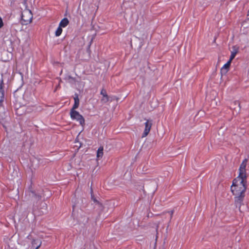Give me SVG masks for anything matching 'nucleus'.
<instances>
[{
	"mask_svg": "<svg viewBox=\"0 0 249 249\" xmlns=\"http://www.w3.org/2000/svg\"><path fill=\"white\" fill-rule=\"evenodd\" d=\"M247 160L245 159L240 165L238 176L233 180L231 187V191L234 196V201L236 204H240L245 196L247 183Z\"/></svg>",
	"mask_w": 249,
	"mask_h": 249,
	"instance_id": "1",
	"label": "nucleus"
},
{
	"mask_svg": "<svg viewBox=\"0 0 249 249\" xmlns=\"http://www.w3.org/2000/svg\"><path fill=\"white\" fill-rule=\"evenodd\" d=\"M33 14L31 10L25 8L22 12L21 22L22 25H28L33 20Z\"/></svg>",
	"mask_w": 249,
	"mask_h": 249,
	"instance_id": "2",
	"label": "nucleus"
},
{
	"mask_svg": "<svg viewBox=\"0 0 249 249\" xmlns=\"http://www.w3.org/2000/svg\"><path fill=\"white\" fill-rule=\"evenodd\" d=\"M71 117L73 120H76L82 126H84L85 125V119L80 114V113L73 109H71L70 111Z\"/></svg>",
	"mask_w": 249,
	"mask_h": 249,
	"instance_id": "3",
	"label": "nucleus"
},
{
	"mask_svg": "<svg viewBox=\"0 0 249 249\" xmlns=\"http://www.w3.org/2000/svg\"><path fill=\"white\" fill-rule=\"evenodd\" d=\"M12 48H11L10 49V51H6L4 50L1 52L0 55V60L4 62L9 61L11 60L12 58Z\"/></svg>",
	"mask_w": 249,
	"mask_h": 249,
	"instance_id": "4",
	"label": "nucleus"
},
{
	"mask_svg": "<svg viewBox=\"0 0 249 249\" xmlns=\"http://www.w3.org/2000/svg\"><path fill=\"white\" fill-rule=\"evenodd\" d=\"M152 126V121L150 120H146L144 124V129L142 133V138L146 137L149 134Z\"/></svg>",
	"mask_w": 249,
	"mask_h": 249,
	"instance_id": "5",
	"label": "nucleus"
},
{
	"mask_svg": "<svg viewBox=\"0 0 249 249\" xmlns=\"http://www.w3.org/2000/svg\"><path fill=\"white\" fill-rule=\"evenodd\" d=\"M7 244L9 249H20V245L15 238L9 239Z\"/></svg>",
	"mask_w": 249,
	"mask_h": 249,
	"instance_id": "6",
	"label": "nucleus"
},
{
	"mask_svg": "<svg viewBox=\"0 0 249 249\" xmlns=\"http://www.w3.org/2000/svg\"><path fill=\"white\" fill-rule=\"evenodd\" d=\"M3 87H4L3 79L2 78L0 80V106L1 105V103L3 102V100H4V90L3 89Z\"/></svg>",
	"mask_w": 249,
	"mask_h": 249,
	"instance_id": "7",
	"label": "nucleus"
},
{
	"mask_svg": "<svg viewBox=\"0 0 249 249\" xmlns=\"http://www.w3.org/2000/svg\"><path fill=\"white\" fill-rule=\"evenodd\" d=\"M239 47L236 45L233 46L232 47V50L231 51V55L230 56V59L229 60L231 62L234 59L236 54L238 53Z\"/></svg>",
	"mask_w": 249,
	"mask_h": 249,
	"instance_id": "8",
	"label": "nucleus"
},
{
	"mask_svg": "<svg viewBox=\"0 0 249 249\" xmlns=\"http://www.w3.org/2000/svg\"><path fill=\"white\" fill-rule=\"evenodd\" d=\"M42 244L41 241L38 238H34L31 242L32 247L33 248L38 249L40 248Z\"/></svg>",
	"mask_w": 249,
	"mask_h": 249,
	"instance_id": "9",
	"label": "nucleus"
},
{
	"mask_svg": "<svg viewBox=\"0 0 249 249\" xmlns=\"http://www.w3.org/2000/svg\"><path fill=\"white\" fill-rule=\"evenodd\" d=\"M231 62L228 61L221 69L220 72L222 75H225L230 69Z\"/></svg>",
	"mask_w": 249,
	"mask_h": 249,
	"instance_id": "10",
	"label": "nucleus"
},
{
	"mask_svg": "<svg viewBox=\"0 0 249 249\" xmlns=\"http://www.w3.org/2000/svg\"><path fill=\"white\" fill-rule=\"evenodd\" d=\"M101 94L102 95V97L101 99V101L102 103L105 104L109 101V98L105 89H102L101 90Z\"/></svg>",
	"mask_w": 249,
	"mask_h": 249,
	"instance_id": "11",
	"label": "nucleus"
},
{
	"mask_svg": "<svg viewBox=\"0 0 249 249\" xmlns=\"http://www.w3.org/2000/svg\"><path fill=\"white\" fill-rule=\"evenodd\" d=\"M77 218L80 222L83 223H87L88 220V217L87 215L83 213H78L77 215Z\"/></svg>",
	"mask_w": 249,
	"mask_h": 249,
	"instance_id": "12",
	"label": "nucleus"
},
{
	"mask_svg": "<svg viewBox=\"0 0 249 249\" xmlns=\"http://www.w3.org/2000/svg\"><path fill=\"white\" fill-rule=\"evenodd\" d=\"M91 200L93 201V202L95 204L100 207L102 208V209H103L104 207H103V204L92 195V191H91Z\"/></svg>",
	"mask_w": 249,
	"mask_h": 249,
	"instance_id": "13",
	"label": "nucleus"
},
{
	"mask_svg": "<svg viewBox=\"0 0 249 249\" xmlns=\"http://www.w3.org/2000/svg\"><path fill=\"white\" fill-rule=\"evenodd\" d=\"M103 147H100L99 149L97 150V160L102 158L103 156L104 152H103Z\"/></svg>",
	"mask_w": 249,
	"mask_h": 249,
	"instance_id": "14",
	"label": "nucleus"
},
{
	"mask_svg": "<svg viewBox=\"0 0 249 249\" xmlns=\"http://www.w3.org/2000/svg\"><path fill=\"white\" fill-rule=\"evenodd\" d=\"M69 20L67 18H63L59 23V26L65 27L69 24Z\"/></svg>",
	"mask_w": 249,
	"mask_h": 249,
	"instance_id": "15",
	"label": "nucleus"
},
{
	"mask_svg": "<svg viewBox=\"0 0 249 249\" xmlns=\"http://www.w3.org/2000/svg\"><path fill=\"white\" fill-rule=\"evenodd\" d=\"M74 104L71 109H73V110H75L76 108H77L79 104V100L78 98V96H76L74 98Z\"/></svg>",
	"mask_w": 249,
	"mask_h": 249,
	"instance_id": "16",
	"label": "nucleus"
},
{
	"mask_svg": "<svg viewBox=\"0 0 249 249\" xmlns=\"http://www.w3.org/2000/svg\"><path fill=\"white\" fill-rule=\"evenodd\" d=\"M62 32V27H61L60 26H59V27L57 28V29L56 30V31L55 32V36H59L61 34Z\"/></svg>",
	"mask_w": 249,
	"mask_h": 249,
	"instance_id": "17",
	"label": "nucleus"
},
{
	"mask_svg": "<svg viewBox=\"0 0 249 249\" xmlns=\"http://www.w3.org/2000/svg\"><path fill=\"white\" fill-rule=\"evenodd\" d=\"M32 196H34L37 200H39L41 198V196L39 195L35 194V192H32Z\"/></svg>",
	"mask_w": 249,
	"mask_h": 249,
	"instance_id": "18",
	"label": "nucleus"
},
{
	"mask_svg": "<svg viewBox=\"0 0 249 249\" xmlns=\"http://www.w3.org/2000/svg\"><path fill=\"white\" fill-rule=\"evenodd\" d=\"M5 113L2 110L0 111V121H2L4 118Z\"/></svg>",
	"mask_w": 249,
	"mask_h": 249,
	"instance_id": "19",
	"label": "nucleus"
},
{
	"mask_svg": "<svg viewBox=\"0 0 249 249\" xmlns=\"http://www.w3.org/2000/svg\"><path fill=\"white\" fill-rule=\"evenodd\" d=\"M234 105L235 107H238V109H240L241 108L240 103L239 101H236L234 102Z\"/></svg>",
	"mask_w": 249,
	"mask_h": 249,
	"instance_id": "20",
	"label": "nucleus"
},
{
	"mask_svg": "<svg viewBox=\"0 0 249 249\" xmlns=\"http://www.w3.org/2000/svg\"><path fill=\"white\" fill-rule=\"evenodd\" d=\"M3 25L2 18L0 17V28H1Z\"/></svg>",
	"mask_w": 249,
	"mask_h": 249,
	"instance_id": "21",
	"label": "nucleus"
},
{
	"mask_svg": "<svg viewBox=\"0 0 249 249\" xmlns=\"http://www.w3.org/2000/svg\"><path fill=\"white\" fill-rule=\"evenodd\" d=\"M158 226L157 227V228H156V239H157L158 238Z\"/></svg>",
	"mask_w": 249,
	"mask_h": 249,
	"instance_id": "22",
	"label": "nucleus"
},
{
	"mask_svg": "<svg viewBox=\"0 0 249 249\" xmlns=\"http://www.w3.org/2000/svg\"><path fill=\"white\" fill-rule=\"evenodd\" d=\"M71 164H69L68 167L67 168V170L69 171L71 169Z\"/></svg>",
	"mask_w": 249,
	"mask_h": 249,
	"instance_id": "23",
	"label": "nucleus"
},
{
	"mask_svg": "<svg viewBox=\"0 0 249 249\" xmlns=\"http://www.w3.org/2000/svg\"><path fill=\"white\" fill-rule=\"evenodd\" d=\"M170 215H171V218L172 217V216H173V213H174V211H171L170 212Z\"/></svg>",
	"mask_w": 249,
	"mask_h": 249,
	"instance_id": "24",
	"label": "nucleus"
},
{
	"mask_svg": "<svg viewBox=\"0 0 249 249\" xmlns=\"http://www.w3.org/2000/svg\"><path fill=\"white\" fill-rule=\"evenodd\" d=\"M143 192L144 194L146 193V191H145V190L144 189H143Z\"/></svg>",
	"mask_w": 249,
	"mask_h": 249,
	"instance_id": "25",
	"label": "nucleus"
}]
</instances>
